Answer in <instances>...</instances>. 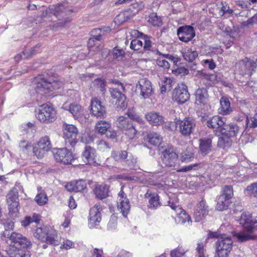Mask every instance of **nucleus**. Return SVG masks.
<instances>
[{
    "mask_svg": "<svg viewBox=\"0 0 257 257\" xmlns=\"http://www.w3.org/2000/svg\"><path fill=\"white\" fill-rule=\"evenodd\" d=\"M35 91L41 95L46 94L54 90L59 89L62 82L55 80L53 77L40 75L35 78Z\"/></svg>",
    "mask_w": 257,
    "mask_h": 257,
    "instance_id": "1",
    "label": "nucleus"
},
{
    "mask_svg": "<svg viewBox=\"0 0 257 257\" xmlns=\"http://www.w3.org/2000/svg\"><path fill=\"white\" fill-rule=\"evenodd\" d=\"M240 223L242 224L248 233L240 232L235 233L233 235L241 242L253 239V236L250 233L253 232L254 229H257V219L253 220L251 216H246V215L242 214L240 218Z\"/></svg>",
    "mask_w": 257,
    "mask_h": 257,
    "instance_id": "2",
    "label": "nucleus"
},
{
    "mask_svg": "<svg viewBox=\"0 0 257 257\" xmlns=\"http://www.w3.org/2000/svg\"><path fill=\"white\" fill-rule=\"evenodd\" d=\"M225 122L224 118L219 116H214L207 121L209 127L215 129V135L218 137L217 145L219 147L225 148Z\"/></svg>",
    "mask_w": 257,
    "mask_h": 257,
    "instance_id": "3",
    "label": "nucleus"
},
{
    "mask_svg": "<svg viewBox=\"0 0 257 257\" xmlns=\"http://www.w3.org/2000/svg\"><path fill=\"white\" fill-rule=\"evenodd\" d=\"M36 117L42 122H52L57 118L56 111L52 105L43 104L38 109Z\"/></svg>",
    "mask_w": 257,
    "mask_h": 257,
    "instance_id": "4",
    "label": "nucleus"
},
{
    "mask_svg": "<svg viewBox=\"0 0 257 257\" xmlns=\"http://www.w3.org/2000/svg\"><path fill=\"white\" fill-rule=\"evenodd\" d=\"M131 34L132 36L139 37L142 36L141 39H135L133 40L131 43L130 47L134 50H139L143 48L144 50L149 51L152 47V42L150 37L148 36L143 35L137 30H133Z\"/></svg>",
    "mask_w": 257,
    "mask_h": 257,
    "instance_id": "5",
    "label": "nucleus"
},
{
    "mask_svg": "<svg viewBox=\"0 0 257 257\" xmlns=\"http://www.w3.org/2000/svg\"><path fill=\"white\" fill-rule=\"evenodd\" d=\"M256 61L245 57L236 64L239 74L243 76H250L256 69Z\"/></svg>",
    "mask_w": 257,
    "mask_h": 257,
    "instance_id": "6",
    "label": "nucleus"
},
{
    "mask_svg": "<svg viewBox=\"0 0 257 257\" xmlns=\"http://www.w3.org/2000/svg\"><path fill=\"white\" fill-rule=\"evenodd\" d=\"M63 135L66 144H69L71 147L74 146L78 142V130L73 124L64 123L62 126Z\"/></svg>",
    "mask_w": 257,
    "mask_h": 257,
    "instance_id": "7",
    "label": "nucleus"
},
{
    "mask_svg": "<svg viewBox=\"0 0 257 257\" xmlns=\"http://www.w3.org/2000/svg\"><path fill=\"white\" fill-rule=\"evenodd\" d=\"M52 148L50 138L48 136H45L41 138L33 147V153L37 158H41L47 152L49 151Z\"/></svg>",
    "mask_w": 257,
    "mask_h": 257,
    "instance_id": "8",
    "label": "nucleus"
},
{
    "mask_svg": "<svg viewBox=\"0 0 257 257\" xmlns=\"http://www.w3.org/2000/svg\"><path fill=\"white\" fill-rule=\"evenodd\" d=\"M208 238H216L218 240L215 243L216 253L214 257H224L225 250V237L223 234H221L220 231L216 232L209 231Z\"/></svg>",
    "mask_w": 257,
    "mask_h": 257,
    "instance_id": "9",
    "label": "nucleus"
},
{
    "mask_svg": "<svg viewBox=\"0 0 257 257\" xmlns=\"http://www.w3.org/2000/svg\"><path fill=\"white\" fill-rule=\"evenodd\" d=\"M173 99L179 104H183L189 98L190 94L187 86L184 83H181L174 89Z\"/></svg>",
    "mask_w": 257,
    "mask_h": 257,
    "instance_id": "10",
    "label": "nucleus"
},
{
    "mask_svg": "<svg viewBox=\"0 0 257 257\" xmlns=\"http://www.w3.org/2000/svg\"><path fill=\"white\" fill-rule=\"evenodd\" d=\"M162 159L163 164L168 167L175 166L178 163V156L172 147H168L162 152Z\"/></svg>",
    "mask_w": 257,
    "mask_h": 257,
    "instance_id": "11",
    "label": "nucleus"
},
{
    "mask_svg": "<svg viewBox=\"0 0 257 257\" xmlns=\"http://www.w3.org/2000/svg\"><path fill=\"white\" fill-rule=\"evenodd\" d=\"M136 90L140 91V95L144 99L149 98L154 93L152 83L147 78L139 80L136 84Z\"/></svg>",
    "mask_w": 257,
    "mask_h": 257,
    "instance_id": "12",
    "label": "nucleus"
},
{
    "mask_svg": "<svg viewBox=\"0 0 257 257\" xmlns=\"http://www.w3.org/2000/svg\"><path fill=\"white\" fill-rule=\"evenodd\" d=\"M10 239L13 243L11 246L28 250L32 245L31 241L22 234L17 232L12 233Z\"/></svg>",
    "mask_w": 257,
    "mask_h": 257,
    "instance_id": "13",
    "label": "nucleus"
},
{
    "mask_svg": "<svg viewBox=\"0 0 257 257\" xmlns=\"http://www.w3.org/2000/svg\"><path fill=\"white\" fill-rule=\"evenodd\" d=\"M102 207L99 204H95L89 211L88 218V226L90 228H94L99 225L101 220Z\"/></svg>",
    "mask_w": 257,
    "mask_h": 257,
    "instance_id": "14",
    "label": "nucleus"
},
{
    "mask_svg": "<svg viewBox=\"0 0 257 257\" xmlns=\"http://www.w3.org/2000/svg\"><path fill=\"white\" fill-rule=\"evenodd\" d=\"M117 206L122 215L124 217H126L130 212L131 206L129 200L122 190V187L118 194Z\"/></svg>",
    "mask_w": 257,
    "mask_h": 257,
    "instance_id": "15",
    "label": "nucleus"
},
{
    "mask_svg": "<svg viewBox=\"0 0 257 257\" xmlns=\"http://www.w3.org/2000/svg\"><path fill=\"white\" fill-rule=\"evenodd\" d=\"M168 205L174 210L176 215L178 217L179 221L181 223H187L188 225H191L192 223L191 217L182 209V208L177 204V202H173L171 200L168 202Z\"/></svg>",
    "mask_w": 257,
    "mask_h": 257,
    "instance_id": "16",
    "label": "nucleus"
},
{
    "mask_svg": "<svg viewBox=\"0 0 257 257\" xmlns=\"http://www.w3.org/2000/svg\"><path fill=\"white\" fill-rule=\"evenodd\" d=\"M54 157L57 162L69 164L73 160L71 152L66 148L59 149L54 153Z\"/></svg>",
    "mask_w": 257,
    "mask_h": 257,
    "instance_id": "17",
    "label": "nucleus"
},
{
    "mask_svg": "<svg viewBox=\"0 0 257 257\" xmlns=\"http://www.w3.org/2000/svg\"><path fill=\"white\" fill-rule=\"evenodd\" d=\"M120 88H111L109 91L112 98L116 99L115 105L120 109H124L127 106L125 95L120 91Z\"/></svg>",
    "mask_w": 257,
    "mask_h": 257,
    "instance_id": "18",
    "label": "nucleus"
},
{
    "mask_svg": "<svg viewBox=\"0 0 257 257\" xmlns=\"http://www.w3.org/2000/svg\"><path fill=\"white\" fill-rule=\"evenodd\" d=\"M177 35L180 41L188 42L195 36L193 28L190 26H182L178 28Z\"/></svg>",
    "mask_w": 257,
    "mask_h": 257,
    "instance_id": "19",
    "label": "nucleus"
},
{
    "mask_svg": "<svg viewBox=\"0 0 257 257\" xmlns=\"http://www.w3.org/2000/svg\"><path fill=\"white\" fill-rule=\"evenodd\" d=\"M196 126L195 120L191 118H185L179 124L180 132L184 136H189L194 130Z\"/></svg>",
    "mask_w": 257,
    "mask_h": 257,
    "instance_id": "20",
    "label": "nucleus"
},
{
    "mask_svg": "<svg viewBox=\"0 0 257 257\" xmlns=\"http://www.w3.org/2000/svg\"><path fill=\"white\" fill-rule=\"evenodd\" d=\"M145 118L152 126H160L165 122L164 117L158 112L150 111L145 114Z\"/></svg>",
    "mask_w": 257,
    "mask_h": 257,
    "instance_id": "21",
    "label": "nucleus"
},
{
    "mask_svg": "<svg viewBox=\"0 0 257 257\" xmlns=\"http://www.w3.org/2000/svg\"><path fill=\"white\" fill-rule=\"evenodd\" d=\"M91 111L97 117H103L105 115V109L101 102L97 98H93L91 101Z\"/></svg>",
    "mask_w": 257,
    "mask_h": 257,
    "instance_id": "22",
    "label": "nucleus"
},
{
    "mask_svg": "<svg viewBox=\"0 0 257 257\" xmlns=\"http://www.w3.org/2000/svg\"><path fill=\"white\" fill-rule=\"evenodd\" d=\"M208 206L204 200H201L196 206L194 213V217L195 221L199 222L202 220L208 214Z\"/></svg>",
    "mask_w": 257,
    "mask_h": 257,
    "instance_id": "23",
    "label": "nucleus"
},
{
    "mask_svg": "<svg viewBox=\"0 0 257 257\" xmlns=\"http://www.w3.org/2000/svg\"><path fill=\"white\" fill-rule=\"evenodd\" d=\"M82 158L86 164L97 165L95 150L89 146H86L82 154Z\"/></svg>",
    "mask_w": 257,
    "mask_h": 257,
    "instance_id": "24",
    "label": "nucleus"
},
{
    "mask_svg": "<svg viewBox=\"0 0 257 257\" xmlns=\"http://www.w3.org/2000/svg\"><path fill=\"white\" fill-rule=\"evenodd\" d=\"M86 187V183L84 180H80L76 181H72L65 185V188L69 191L80 192Z\"/></svg>",
    "mask_w": 257,
    "mask_h": 257,
    "instance_id": "25",
    "label": "nucleus"
},
{
    "mask_svg": "<svg viewBox=\"0 0 257 257\" xmlns=\"http://www.w3.org/2000/svg\"><path fill=\"white\" fill-rule=\"evenodd\" d=\"M7 252L10 257H30V252L28 250L11 245Z\"/></svg>",
    "mask_w": 257,
    "mask_h": 257,
    "instance_id": "26",
    "label": "nucleus"
},
{
    "mask_svg": "<svg viewBox=\"0 0 257 257\" xmlns=\"http://www.w3.org/2000/svg\"><path fill=\"white\" fill-rule=\"evenodd\" d=\"M64 109L68 110L75 118H78L83 115L84 110L83 108L77 103H71L69 107L63 106Z\"/></svg>",
    "mask_w": 257,
    "mask_h": 257,
    "instance_id": "27",
    "label": "nucleus"
},
{
    "mask_svg": "<svg viewBox=\"0 0 257 257\" xmlns=\"http://www.w3.org/2000/svg\"><path fill=\"white\" fill-rule=\"evenodd\" d=\"M212 141L209 138L199 140V150L203 156H205L211 151Z\"/></svg>",
    "mask_w": 257,
    "mask_h": 257,
    "instance_id": "28",
    "label": "nucleus"
},
{
    "mask_svg": "<svg viewBox=\"0 0 257 257\" xmlns=\"http://www.w3.org/2000/svg\"><path fill=\"white\" fill-rule=\"evenodd\" d=\"M54 14L58 18L64 17V16L69 15L71 11L68 9V4L65 3L64 4H58L55 6L53 10Z\"/></svg>",
    "mask_w": 257,
    "mask_h": 257,
    "instance_id": "29",
    "label": "nucleus"
},
{
    "mask_svg": "<svg viewBox=\"0 0 257 257\" xmlns=\"http://www.w3.org/2000/svg\"><path fill=\"white\" fill-rule=\"evenodd\" d=\"M132 121L130 120L128 116H119L115 121L116 126L121 131H124L128 128V127L132 126Z\"/></svg>",
    "mask_w": 257,
    "mask_h": 257,
    "instance_id": "30",
    "label": "nucleus"
},
{
    "mask_svg": "<svg viewBox=\"0 0 257 257\" xmlns=\"http://www.w3.org/2000/svg\"><path fill=\"white\" fill-rule=\"evenodd\" d=\"M94 192L97 198L103 199L108 195V187L105 184H97L95 186Z\"/></svg>",
    "mask_w": 257,
    "mask_h": 257,
    "instance_id": "31",
    "label": "nucleus"
},
{
    "mask_svg": "<svg viewBox=\"0 0 257 257\" xmlns=\"http://www.w3.org/2000/svg\"><path fill=\"white\" fill-rule=\"evenodd\" d=\"M195 103L199 105L201 104H205L208 101L207 91L205 88H199L195 93Z\"/></svg>",
    "mask_w": 257,
    "mask_h": 257,
    "instance_id": "32",
    "label": "nucleus"
},
{
    "mask_svg": "<svg viewBox=\"0 0 257 257\" xmlns=\"http://www.w3.org/2000/svg\"><path fill=\"white\" fill-rule=\"evenodd\" d=\"M195 148L192 146L188 147L181 154V159L182 162L188 163L194 158Z\"/></svg>",
    "mask_w": 257,
    "mask_h": 257,
    "instance_id": "33",
    "label": "nucleus"
},
{
    "mask_svg": "<svg viewBox=\"0 0 257 257\" xmlns=\"http://www.w3.org/2000/svg\"><path fill=\"white\" fill-rule=\"evenodd\" d=\"M181 53L184 59L190 62L194 60L198 56L197 51L190 48L182 49Z\"/></svg>",
    "mask_w": 257,
    "mask_h": 257,
    "instance_id": "34",
    "label": "nucleus"
},
{
    "mask_svg": "<svg viewBox=\"0 0 257 257\" xmlns=\"http://www.w3.org/2000/svg\"><path fill=\"white\" fill-rule=\"evenodd\" d=\"M43 242H46L47 244L58 245L60 243L59 237L55 230H49V234L46 236V239Z\"/></svg>",
    "mask_w": 257,
    "mask_h": 257,
    "instance_id": "35",
    "label": "nucleus"
},
{
    "mask_svg": "<svg viewBox=\"0 0 257 257\" xmlns=\"http://www.w3.org/2000/svg\"><path fill=\"white\" fill-rule=\"evenodd\" d=\"M147 140L150 144L157 146L162 142V138L157 133L150 132L147 135Z\"/></svg>",
    "mask_w": 257,
    "mask_h": 257,
    "instance_id": "36",
    "label": "nucleus"
},
{
    "mask_svg": "<svg viewBox=\"0 0 257 257\" xmlns=\"http://www.w3.org/2000/svg\"><path fill=\"white\" fill-rule=\"evenodd\" d=\"M133 15L130 10L120 12L114 19L115 23L122 24L132 18Z\"/></svg>",
    "mask_w": 257,
    "mask_h": 257,
    "instance_id": "37",
    "label": "nucleus"
},
{
    "mask_svg": "<svg viewBox=\"0 0 257 257\" xmlns=\"http://www.w3.org/2000/svg\"><path fill=\"white\" fill-rule=\"evenodd\" d=\"M49 229L47 226L37 228L34 232V236L38 239L43 241L46 239V236L49 234Z\"/></svg>",
    "mask_w": 257,
    "mask_h": 257,
    "instance_id": "38",
    "label": "nucleus"
},
{
    "mask_svg": "<svg viewBox=\"0 0 257 257\" xmlns=\"http://www.w3.org/2000/svg\"><path fill=\"white\" fill-rule=\"evenodd\" d=\"M148 195V197L150 198L149 200V207L151 208L156 209L158 206L161 205V203L159 200V196L156 193H149L148 191L146 196Z\"/></svg>",
    "mask_w": 257,
    "mask_h": 257,
    "instance_id": "39",
    "label": "nucleus"
},
{
    "mask_svg": "<svg viewBox=\"0 0 257 257\" xmlns=\"http://www.w3.org/2000/svg\"><path fill=\"white\" fill-rule=\"evenodd\" d=\"M110 127L111 125L109 123L105 121H99L96 123L95 128L96 132L102 135L105 134Z\"/></svg>",
    "mask_w": 257,
    "mask_h": 257,
    "instance_id": "40",
    "label": "nucleus"
},
{
    "mask_svg": "<svg viewBox=\"0 0 257 257\" xmlns=\"http://www.w3.org/2000/svg\"><path fill=\"white\" fill-rule=\"evenodd\" d=\"M239 127L234 124L226 126V137L230 138L235 137L238 133Z\"/></svg>",
    "mask_w": 257,
    "mask_h": 257,
    "instance_id": "41",
    "label": "nucleus"
},
{
    "mask_svg": "<svg viewBox=\"0 0 257 257\" xmlns=\"http://www.w3.org/2000/svg\"><path fill=\"white\" fill-rule=\"evenodd\" d=\"M148 22L155 27H161L162 25V20L156 13H151L148 17Z\"/></svg>",
    "mask_w": 257,
    "mask_h": 257,
    "instance_id": "42",
    "label": "nucleus"
},
{
    "mask_svg": "<svg viewBox=\"0 0 257 257\" xmlns=\"http://www.w3.org/2000/svg\"><path fill=\"white\" fill-rule=\"evenodd\" d=\"M8 204L10 217L13 219L18 217L19 214V202L8 203Z\"/></svg>",
    "mask_w": 257,
    "mask_h": 257,
    "instance_id": "43",
    "label": "nucleus"
},
{
    "mask_svg": "<svg viewBox=\"0 0 257 257\" xmlns=\"http://www.w3.org/2000/svg\"><path fill=\"white\" fill-rule=\"evenodd\" d=\"M245 193L250 197L257 198V182L248 185L245 189Z\"/></svg>",
    "mask_w": 257,
    "mask_h": 257,
    "instance_id": "44",
    "label": "nucleus"
},
{
    "mask_svg": "<svg viewBox=\"0 0 257 257\" xmlns=\"http://www.w3.org/2000/svg\"><path fill=\"white\" fill-rule=\"evenodd\" d=\"M91 87L99 90L104 93L105 91L106 84L103 79L98 78L95 79L91 84Z\"/></svg>",
    "mask_w": 257,
    "mask_h": 257,
    "instance_id": "45",
    "label": "nucleus"
},
{
    "mask_svg": "<svg viewBox=\"0 0 257 257\" xmlns=\"http://www.w3.org/2000/svg\"><path fill=\"white\" fill-rule=\"evenodd\" d=\"M40 220V215L37 214H34L32 216H26L25 219L21 221L22 225L24 227H27L32 222L37 223Z\"/></svg>",
    "mask_w": 257,
    "mask_h": 257,
    "instance_id": "46",
    "label": "nucleus"
},
{
    "mask_svg": "<svg viewBox=\"0 0 257 257\" xmlns=\"http://www.w3.org/2000/svg\"><path fill=\"white\" fill-rule=\"evenodd\" d=\"M75 242L67 238H64L61 243L60 248L62 250H68L75 248Z\"/></svg>",
    "mask_w": 257,
    "mask_h": 257,
    "instance_id": "47",
    "label": "nucleus"
},
{
    "mask_svg": "<svg viewBox=\"0 0 257 257\" xmlns=\"http://www.w3.org/2000/svg\"><path fill=\"white\" fill-rule=\"evenodd\" d=\"M187 249L182 246H178L170 252V257H185Z\"/></svg>",
    "mask_w": 257,
    "mask_h": 257,
    "instance_id": "48",
    "label": "nucleus"
},
{
    "mask_svg": "<svg viewBox=\"0 0 257 257\" xmlns=\"http://www.w3.org/2000/svg\"><path fill=\"white\" fill-rule=\"evenodd\" d=\"M237 36V33L235 31H228L226 29V49L229 48L234 43L235 37Z\"/></svg>",
    "mask_w": 257,
    "mask_h": 257,
    "instance_id": "49",
    "label": "nucleus"
},
{
    "mask_svg": "<svg viewBox=\"0 0 257 257\" xmlns=\"http://www.w3.org/2000/svg\"><path fill=\"white\" fill-rule=\"evenodd\" d=\"M7 202H18V193L17 190L14 188L12 189L7 195Z\"/></svg>",
    "mask_w": 257,
    "mask_h": 257,
    "instance_id": "50",
    "label": "nucleus"
},
{
    "mask_svg": "<svg viewBox=\"0 0 257 257\" xmlns=\"http://www.w3.org/2000/svg\"><path fill=\"white\" fill-rule=\"evenodd\" d=\"M245 128L249 127L250 128L257 127V115L255 113L252 117H249L246 116L245 120Z\"/></svg>",
    "mask_w": 257,
    "mask_h": 257,
    "instance_id": "51",
    "label": "nucleus"
},
{
    "mask_svg": "<svg viewBox=\"0 0 257 257\" xmlns=\"http://www.w3.org/2000/svg\"><path fill=\"white\" fill-rule=\"evenodd\" d=\"M40 46H36L33 48L29 50H26L22 52L24 59H27L35 54L39 51Z\"/></svg>",
    "mask_w": 257,
    "mask_h": 257,
    "instance_id": "52",
    "label": "nucleus"
},
{
    "mask_svg": "<svg viewBox=\"0 0 257 257\" xmlns=\"http://www.w3.org/2000/svg\"><path fill=\"white\" fill-rule=\"evenodd\" d=\"M35 201L39 205H43L48 202V197L45 193L41 192L38 194L35 198Z\"/></svg>",
    "mask_w": 257,
    "mask_h": 257,
    "instance_id": "53",
    "label": "nucleus"
},
{
    "mask_svg": "<svg viewBox=\"0 0 257 257\" xmlns=\"http://www.w3.org/2000/svg\"><path fill=\"white\" fill-rule=\"evenodd\" d=\"M117 217L114 214H112L107 224V228L109 230H113L116 228L117 223Z\"/></svg>",
    "mask_w": 257,
    "mask_h": 257,
    "instance_id": "54",
    "label": "nucleus"
},
{
    "mask_svg": "<svg viewBox=\"0 0 257 257\" xmlns=\"http://www.w3.org/2000/svg\"><path fill=\"white\" fill-rule=\"evenodd\" d=\"M225 194H222L218 198L217 203L216 206V209L222 211L225 208Z\"/></svg>",
    "mask_w": 257,
    "mask_h": 257,
    "instance_id": "55",
    "label": "nucleus"
},
{
    "mask_svg": "<svg viewBox=\"0 0 257 257\" xmlns=\"http://www.w3.org/2000/svg\"><path fill=\"white\" fill-rule=\"evenodd\" d=\"M157 64L159 67L166 69H169L170 67L169 62L166 61L163 57H160L157 60Z\"/></svg>",
    "mask_w": 257,
    "mask_h": 257,
    "instance_id": "56",
    "label": "nucleus"
},
{
    "mask_svg": "<svg viewBox=\"0 0 257 257\" xmlns=\"http://www.w3.org/2000/svg\"><path fill=\"white\" fill-rule=\"evenodd\" d=\"M124 131H125V135H127L130 139L135 138L137 133V131L133 126V124H132V126L128 127V128Z\"/></svg>",
    "mask_w": 257,
    "mask_h": 257,
    "instance_id": "57",
    "label": "nucleus"
},
{
    "mask_svg": "<svg viewBox=\"0 0 257 257\" xmlns=\"http://www.w3.org/2000/svg\"><path fill=\"white\" fill-rule=\"evenodd\" d=\"M101 38V36L100 34H98V35L93 36L92 37L90 38L88 41V47L89 49H93L94 46L95 41H99Z\"/></svg>",
    "mask_w": 257,
    "mask_h": 257,
    "instance_id": "58",
    "label": "nucleus"
},
{
    "mask_svg": "<svg viewBox=\"0 0 257 257\" xmlns=\"http://www.w3.org/2000/svg\"><path fill=\"white\" fill-rule=\"evenodd\" d=\"M199 164L195 163L192 165H188L187 166L184 167L180 169L177 170V171L178 172H187L192 170H196V168L198 166Z\"/></svg>",
    "mask_w": 257,
    "mask_h": 257,
    "instance_id": "59",
    "label": "nucleus"
},
{
    "mask_svg": "<svg viewBox=\"0 0 257 257\" xmlns=\"http://www.w3.org/2000/svg\"><path fill=\"white\" fill-rule=\"evenodd\" d=\"M112 55L114 58L121 59L124 55V51L122 49L115 48L113 50Z\"/></svg>",
    "mask_w": 257,
    "mask_h": 257,
    "instance_id": "60",
    "label": "nucleus"
},
{
    "mask_svg": "<svg viewBox=\"0 0 257 257\" xmlns=\"http://www.w3.org/2000/svg\"><path fill=\"white\" fill-rule=\"evenodd\" d=\"M128 116L130 119L135 120L140 124H144V121L143 118L136 114L130 112L128 113Z\"/></svg>",
    "mask_w": 257,
    "mask_h": 257,
    "instance_id": "61",
    "label": "nucleus"
},
{
    "mask_svg": "<svg viewBox=\"0 0 257 257\" xmlns=\"http://www.w3.org/2000/svg\"><path fill=\"white\" fill-rule=\"evenodd\" d=\"M236 4L242 10L248 9L250 6L249 2L243 1H238L236 2Z\"/></svg>",
    "mask_w": 257,
    "mask_h": 257,
    "instance_id": "62",
    "label": "nucleus"
},
{
    "mask_svg": "<svg viewBox=\"0 0 257 257\" xmlns=\"http://www.w3.org/2000/svg\"><path fill=\"white\" fill-rule=\"evenodd\" d=\"M19 147L22 151L25 152L31 148V145L29 142L23 141L20 142Z\"/></svg>",
    "mask_w": 257,
    "mask_h": 257,
    "instance_id": "63",
    "label": "nucleus"
},
{
    "mask_svg": "<svg viewBox=\"0 0 257 257\" xmlns=\"http://www.w3.org/2000/svg\"><path fill=\"white\" fill-rule=\"evenodd\" d=\"M172 72L176 75H185L188 73V70L184 67H179L177 69L173 70Z\"/></svg>",
    "mask_w": 257,
    "mask_h": 257,
    "instance_id": "64",
    "label": "nucleus"
}]
</instances>
